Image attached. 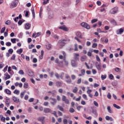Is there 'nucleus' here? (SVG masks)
Returning a JSON list of instances; mask_svg holds the SVG:
<instances>
[{
  "instance_id": "nucleus-22",
  "label": "nucleus",
  "mask_w": 124,
  "mask_h": 124,
  "mask_svg": "<svg viewBox=\"0 0 124 124\" xmlns=\"http://www.w3.org/2000/svg\"><path fill=\"white\" fill-rule=\"evenodd\" d=\"M76 35L79 38H82V34L80 32H77L76 33Z\"/></svg>"
},
{
  "instance_id": "nucleus-40",
  "label": "nucleus",
  "mask_w": 124,
  "mask_h": 124,
  "mask_svg": "<svg viewBox=\"0 0 124 124\" xmlns=\"http://www.w3.org/2000/svg\"><path fill=\"white\" fill-rule=\"evenodd\" d=\"M57 91H56V90H53L51 92V94L52 96H55V93H56Z\"/></svg>"
},
{
  "instance_id": "nucleus-12",
  "label": "nucleus",
  "mask_w": 124,
  "mask_h": 124,
  "mask_svg": "<svg viewBox=\"0 0 124 124\" xmlns=\"http://www.w3.org/2000/svg\"><path fill=\"white\" fill-rule=\"evenodd\" d=\"M80 73L81 74H79L78 75L79 77H82V76H84V75H85V74H86V70H85V69H82L80 71Z\"/></svg>"
},
{
  "instance_id": "nucleus-16",
  "label": "nucleus",
  "mask_w": 124,
  "mask_h": 124,
  "mask_svg": "<svg viewBox=\"0 0 124 124\" xmlns=\"http://www.w3.org/2000/svg\"><path fill=\"white\" fill-rule=\"evenodd\" d=\"M4 76H6L5 77V80H8V79H10L11 78L10 75H8L7 73H5Z\"/></svg>"
},
{
  "instance_id": "nucleus-13",
  "label": "nucleus",
  "mask_w": 124,
  "mask_h": 124,
  "mask_svg": "<svg viewBox=\"0 0 124 124\" xmlns=\"http://www.w3.org/2000/svg\"><path fill=\"white\" fill-rule=\"evenodd\" d=\"M10 99L7 98L5 100V104L7 106V107H9V104L11 103Z\"/></svg>"
},
{
  "instance_id": "nucleus-51",
  "label": "nucleus",
  "mask_w": 124,
  "mask_h": 124,
  "mask_svg": "<svg viewBox=\"0 0 124 124\" xmlns=\"http://www.w3.org/2000/svg\"><path fill=\"white\" fill-rule=\"evenodd\" d=\"M82 97H83L85 100H88V97H87V95L85 94H83L82 95Z\"/></svg>"
},
{
  "instance_id": "nucleus-27",
  "label": "nucleus",
  "mask_w": 124,
  "mask_h": 124,
  "mask_svg": "<svg viewBox=\"0 0 124 124\" xmlns=\"http://www.w3.org/2000/svg\"><path fill=\"white\" fill-rule=\"evenodd\" d=\"M57 108L60 110V111H62L63 112V108H62V106H60L59 105H58Z\"/></svg>"
},
{
  "instance_id": "nucleus-31",
  "label": "nucleus",
  "mask_w": 124,
  "mask_h": 124,
  "mask_svg": "<svg viewBox=\"0 0 124 124\" xmlns=\"http://www.w3.org/2000/svg\"><path fill=\"white\" fill-rule=\"evenodd\" d=\"M5 25H7V26H10V25L11 24V21L9 20H7L5 22Z\"/></svg>"
},
{
  "instance_id": "nucleus-38",
  "label": "nucleus",
  "mask_w": 124,
  "mask_h": 124,
  "mask_svg": "<svg viewBox=\"0 0 124 124\" xmlns=\"http://www.w3.org/2000/svg\"><path fill=\"white\" fill-rule=\"evenodd\" d=\"M11 41L12 43H16V38H13V39H11Z\"/></svg>"
},
{
  "instance_id": "nucleus-32",
  "label": "nucleus",
  "mask_w": 124,
  "mask_h": 124,
  "mask_svg": "<svg viewBox=\"0 0 124 124\" xmlns=\"http://www.w3.org/2000/svg\"><path fill=\"white\" fill-rule=\"evenodd\" d=\"M112 86H113V87H116V86H117V85H118V82L117 81H114L112 82Z\"/></svg>"
},
{
  "instance_id": "nucleus-63",
  "label": "nucleus",
  "mask_w": 124,
  "mask_h": 124,
  "mask_svg": "<svg viewBox=\"0 0 124 124\" xmlns=\"http://www.w3.org/2000/svg\"><path fill=\"white\" fill-rule=\"evenodd\" d=\"M31 12H32V14H35V13H34V7H32L31 8Z\"/></svg>"
},
{
  "instance_id": "nucleus-19",
  "label": "nucleus",
  "mask_w": 124,
  "mask_h": 124,
  "mask_svg": "<svg viewBox=\"0 0 124 124\" xmlns=\"http://www.w3.org/2000/svg\"><path fill=\"white\" fill-rule=\"evenodd\" d=\"M107 110H108V113H110V114H112V113H113V111L112 110V109L111 108L110 106L107 107Z\"/></svg>"
},
{
  "instance_id": "nucleus-14",
  "label": "nucleus",
  "mask_w": 124,
  "mask_h": 124,
  "mask_svg": "<svg viewBox=\"0 0 124 124\" xmlns=\"http://www.w3.org/2000/svg\"><path fill=\"white\" fill-rule=\"evenodd\" d=\"M77 62H75V60H72L71 61V65L72 66H73V67H75L76 66H77Z\"/></svg>"
},
{
  "instance_id": "nucleus-26",
  "label": "nucleus",
  "mask_w": 124,
  "mask_h": 124,
  "mask_svg": "<svg viewBox=\"0 0 124 124\" xmlns=\"http://www.w3.org/2000/svg\"><path fill=\"white\" fill-rule=\"evenodd\" d=\"M114 70L116 72H121L122 71V69L119 67L115 68Z\"/></svg>"
},
{
  "instance_id": "nucleus-21",
  "label": "nucleus",
  "mask_w": 124,
  "mask_h": 124,
  "mask_svg": "<svg viewBox=\"0 0 124 124\" xmlns=\"http://www.w3.org/2000/svg\"><path fill=\"white\" fill-rule=\"evenodd\" d=\"M44 112L45 113H50V112H51V109L49 108H44Z\"/></svg>"
},
{
  "instance_id": "nucleus-17",
  "label": "nucleus",
  "mask_w": 124,
  "mask_h": 124,
  "mask_svg": "<svg viewBox=\"0 0 124 124\" xmlns=\"http://www.w3.org/2000/svg\"><path fill=\"white\" fill-rule=\"evenodd\" d=\"M4 92L7 94H9V95L11 94V91L8 89H5Z\"/></svg>"
},
{
  "instance_id": "nucleus-29",
  "label": "nucleus",
  "mask_w": 124,
  "mask_h": 124,
  "mask_svg": "<svg viewBox=\"0 0 124 124\" xmlns=\"http://www.w3.org/2000/svg\"><path fill=\"white\" fill-rule=\"evenodd\" d=\"M14 93H15V94H17L18 95H19V93H20V91L18 90H15L14 91Z\"/></svg>"
},
{
  "instance_id": "nucleus-58",
  "label": "nucleus",
  "mask_w": 124,
  "mask_h": 124,
  "mask_svg": "<svg viewBox=\"0 0 124 124\" xmlns=\"http://www.w3.org/2000/svg\"><path fill=\"white\" fill-rule=\"evenodd\" d=\"M32 62H34V63H35L37 62V59L34 58L33 59Z\"/></svg>"
},
{
  "instance_id": "nucleus-45",
  "label": "nucleus",
  "mask_w": 124,
  "mask_h": 124,
  "mask_svg": "<svg viewBox=\"0 0 124 124\" xmlns=\"http://www.w3.org/2000/svg\"><path fill=\"white\" fill-rule=\"evenodd\" d=\"M107 97L109 99H111V97H112V96L111 95V93H108L107 95Z\"/></svg>"
},
{
  "instance_id": "nucleus-18",
  "label": "nucleus",
  "mask_w": 124,
  "mask_h": 124,
  "mask_svg": "<svg viewBox=\"0 0 124 124\" xmlns=\"http://www.w3.org/2000/svg\"><path fill=\"white\" fill-rule=\"evenodd\" d=\"M31 29V24L30 23H26L25 24V29L26 30H30Z\"/></svg>"
},
{
  "instance_id": "nucleus-33",
  "label": "nucleus",
  "mask_w": 124,
  "mask_h": 124,
  "mask_svg": "<svg viewBox=\"0 0 124 124\" xmlns=\"http://www.w3.org/2000/svg\"><path fill=\"white\" fill-rule=\"evenodd\" d=\"M77 92H78V88L75 87V89L73 90V93H76Z\"/></svg>"
},
{
  "instance_id": "nucleus-64",
  "label": "nucleus",
  "mask_w": 124,
  "mask_h": 124,
  "mask_svg": "<svg viewBox=\"0 0 124 124\" xmlns=\"http://www.w3.org/2000/svg\"><path fill=\"white\" fill-rule=\"evenodd\" d=\"M67 119H64L63 120V122L64 124H67Z\"/></svg>"
},
{
  "instance_id": "nucleus-10",
  "label": "nucleus",
  "mask_w": 124,
  "mask_h": 124,
  "mask_svg": "<svg viewBox=\"0 0 124 124\" xmlns=\"http://www.w3.org/2000/svg\"><path fill=\"white\" fill-rule=\"evenodd\" d=\"M41 35V32H34L32 34V37H34V38H36V37H38V36H40Z\"/></svg>"
},
{
  "instance_id": "nucleus-20",
  "label": "nucleus",
  "mask_w": 124,
  "mask_h": 124,
  "mask_svg": "<svg viewBox=\"0 0 124 124\" xmlns=\"http://www.w3.org/2000/svg\"><path fill=\"white\" fill-rule=\"evenodd\" d=\"M106 119L107 121H111V122L114 121V119H113L112 117H110L109 116H106Z\"/></svg>"
},
{
  "instance_id": "nucleus-57",
  "label": "nucleus",
  "mask_w": 124,
  "mask_h": 124,
  "mask_svg": "<svg viewBox=\"0 0 124 124\" xmlns=\"http://www.w3.org/2000/svg\"><path fill=\"white\" fill-rule=\"evenodd\" d=\"M81 82H82V79L79 78V79H78L77 84H81Z\"/></svg>"
},
{
  "instance_id": "nucleus-5",
  "label": "nucleus",
  "mask_w": 124,
  "mask_h": 124,
  "mask_svg": "<svg viewBox=\"0 0 124 124\" xmlns=\"http://www.w3.org/2000/svg\"><path fill=\"white\" fill-rule=\"evenodd\" d=\"M62 101H63L65 104H69V100L66 98V96L65 95L62 96Z\"/></svg>"
},
{
  "instance_id": "nucleus-24",
  "label": "nucleus",
  "mask_w": 124,
  "mask_h": 124,
  "mask_svg": "<svg viewBox=\"0 0 124 124\" xmlns=\"http://www.w3.org/2000/svg\"><path fill=\"white\" fill-rule=\"evenodd\" d=\"M45 119V117H41L38 118V121L39 122H43Z\"/></svg>"
},
{
  "instance_id": "nucleus-53",
  "label": "nucleus",
  "mask_w": 124,
  "mask_h": 124,
  "mask_svg": "<svg viewBox=\"0 0 124 124\" xmlns=\"http://www.w3.org/2000/svg\"><path fill=\"white\" fill-rule=\"evenodd\" d=\"M8 68V65H6L5 67L3 69V72H5L7 71V68Z\"/></svg>"
},
{
  "instance_id": "nucleus-8",
  "label": "nucleus",
  "mask_w": 124,
  "mask_h": 124,
  "mask_svg": "<svg viewBox=\"0 0 124 124\" xmlns=\"http://www.w3.org/2000/svg\"><path fill=\"white\" fill-rule=\"evenodd\" d=\"M55 84L57 88H61L62 86V81H57Z\"/></svg>"
},
{
  "instance_id": "nucleus-34",
  "label": "nucleus",
  "mask_w": 124,
  "mask_h": 124,
  "mask_svg": "<svg viewBox=\"0 0 124 124\" xmlns=\"http://www.w3.org/2000/svg\"><path fill=\"white\" fill-rule=\"evenodd\" d=\"M86 56L81 57L80 58V61H81V62H85V61H86Z\"/></svg>"
},
{
  "instance_id": "nucleus-61",
  "label": "nucleus",
  "mask_w": 124,
  "mask_h": 124,
  "mask_svg": "<svg viewBox=\"0 0 124 124\" xmlns=\"http://www.w3.org/2000/svg\"><path fill=\"white\" fill-rule=\"evenodd\" d=\"M87 56H88V57H92V52H91V51H88L87 53Z\"/></svg>"
},
{
  "instance_id": "nucleus-1",
  "label": "nucleus",
  "mask_w": 124,
  "mask_h": 124,
  "mask_svg": "<svg viewBox=\"0 0 124 124\" xmlns=\"http://www.w3.org/2000/svg\"><path fill=\"white\" fill-rule=\"evenodd\" d=\"M18 3H19V0H14L10 5V8H15V7H16L17 5H18Z\"/></svg>"
},
{
  "instance_id": "nucleus-43",
  "label": "nucleus",
  "mask_w": 124,
  "mask_h": 124,
  "mask_svg": "<svg viewBox=\"0 0 124 124\" xmlns=\"http://www.w3.org/2000/svg\"><path fill=\"white\" fill-rule=\"evenodd\" d=\"M5 31V27H4L1 29V31H0L1 33H3V32H4Z\"/></svg>"
},
{
  "instance_id": "nucleus-46",
  "label": "nucleus",
  "mask_w": 124,
  "mask_h": 124,
  "mask_svg": "<svg viewBox=\"0 0 124 124\" xmlns=\"http://www.w3.org/2000/svg\"><path fill=\"white\" fill-rule=\"evenodd\" d=\"M69 112L70 113H74L75 112V110L73 108H70L69 109Z\"/></svg>"
},
{
  "instance_id": "nucleus-39",
  "label": "nucleus",
  "mask_w": 124,
  "mask_h": 124,
  "mask_svg": "<svg viewBox=\"0 0 124 124\" xmlns=\"http://www.w3.org/2000/svg\"><path fill=\"white\" fill-rule=\"evenodd\" d=\"M64 62L65 65L66 66H67L69 64L68 61H66V60H65V58H64Z\"/></svg>"
},
{
  "instance_id": "nucleus-62",
  "label": "nucleus",
  "mask_w": 124,
  "mask_h": 124,
  "mask_svg": "<svg viewBox=\"0 0 124 124\" xmlns=\"http://www.w3.org/2000/svg\"><path fill=\"white\" fill-rule=\"evenodd\" d=\"M96 59L97 62H100V58H99V57L98 55H96Z\"/></svg>"
},
{
  "instance_id": "nucleus-23",
  "label": "nucleus",
  "mask_w": 124,
  "mask_h": 124,
  "mask_svg": "<svg viewBox=\"0 0 124 124\" xmlns=\"http://www.w3.org/2000/svg\"><path fill=\"white\" fill-rule=\"evenodd\" d=\"M23 88L24 89H28V88H29V83L27 82H25L23 85Z\"/></svg>"
},
{
  "instance_id": "nucleus-54",
  "label": "nucleus",
  "mask_w": 124,
  "mask_h": 124,
  "mask_svg": "<svg viewBox=\"0 0 124 124\" xmlns=\"http://www.w3.org/2000/svg\"><path fill=\"white\" fill-rule=\"evenodd\" d=\"M95 47H97V44L96 43H93L92 45L93 48H95Z\"/></svg>"
},
{
  "instance_id": "nucleus-37",
  "label": "nucleus",
  "mask_w": 124,
  "mask_h": 124,
  "mask_svg": "<svg viewBox=\"0 0 124 124\" xmlns=\"http://www.w3.org/2000/svg\"><path fill=\"white\" fill-rule=\"evenodd\" d=\"M47 3H49V0H44L43 2V5H45L46 4H47Z\"/></svg>"
},
{
  "instance_id": "nucleus-3",
  "label": "nucleus",
  "mask_w": 124,
  "mask_h": 124,
  "mask_svg": "<svg viewBox=\"0 0 124 124\" xmlns=\"http://www.w3.org/2000/svg\"><path fill=\"white\" fill-rule=\"evenodd\" d=\"M81 26L83 28H85V29H87V30H90V29H91V26H90V25L88 24V23L85 22L81 23Z\"/></svg>"
},
{
  "instance_id": "nucleus-25",
  "label": "nucleus",
  "mask_w": 124,
  "mask_h": 124,
  "mask_svg": "<svg viewBox=\"0 0 124 124\" xmlns=\"http://www.w3.org/2000/svg\"><path fill=\"white\" fill-rule=\"evenodd\" d=\"M16 53H18V54H19V55H21V54H22V53H23V49L20 48L19 49H18L16 51Z\"/></svg>"
},
{
  "instance_id": "nucleus-48",
  "label": "nucleus",
  "mask_w": 124,
  "mask_h": 124,
  "mask_svg": "<svg viewBox=\"0 0 124 124\" xmlns=\"http://www.w3.org/2000/svg\"><path fill=\"white\" fill-rule=\"evenodd\" d=\"M106 77H107L106 75H102L101 76V79H102V80H105V79H106Z\"/></svg>"
},
{
  "instance_id": "nucleus-44",
  "label": "nucleus",
  "mask_w": 124,
  "mask_h": 124,
  "mask_svg": "<svg viewBox=\"0 0 124 124\" xmlns=\"http://www.w3.org/2000/svg\"><path fill=\"white\" fill-rule=\"evenodd\" d=\"M75 51H78V45L77 44L75 45Z\"/></svg>"
},
{
  "instance_id": "nucleus-42",
  "label": "nucleus",
  "mask_w": 124,
  "mask_h": 124,
  "mask_svg": "<svg viewBox=\"0 0 124 124\" xmlns=\"http://www.w3.org/2000/svg\"><path fill=\"white\" fill-rule=\"evenodd\" d=\"M98 21L97 19H93L92 21H91V23L92 24H93V23H96V22Z\"/></svg>"
},
{
  "instance_id": "nucleus-6",
  "label": "nucleus",
  "mask_w": 124,
  "mask_h": 124,
  "mask_svg": "<svg viewBox=\"0 0 124 124\" xmlns=\"http://www.w3.org/2000/svg\"><path fill=\"white\" fill-rule=\"evenodd\" d=\"M59 29H60V30H62V31H68V28H67L65 25L60 26L59 27Z\"/></svg>"
},
{
  "instance_id": "nucleus-36",
  "label": "nucleus",
  "mask_w": 124,
  "mask_h": 124,
  "mask_svg": "<svg viewBox=\"0 0 124 124\" xmlns=\"http://www.w3.org/2000/svg\"><path fill=\"white\" fill-rule=\"evenodd\" d=\"M66 82L67 84H71V83H72V80L70 78H69V79L66 80Z\"/></svg>"
},
{
  "instance_id": "nucleus-2",
  "label": "nucleus",
  "mask_w": 124,
  "mask_h": 124,
  "mask_svg": "<svg viewBox=\"0 0 124 124\" xmlns=\"http://www.w3.org/2000/svg\"><path fill=\"white\" fill-rule=\"evenodd\" d=\"M65 42H66V39L60 40L58 41V45L62 47L65 45Z\"/></svg>"
},
{
  "instance_id": "nucleus-7",
  "label": "nucleus",
  "mask_w": 124,
  "mask_h": 124,
  "mask_svg": "<svg viewBox=\"0 0 124 124\" xmlns=\"http://www.w3.org/2000/svg\"><path fill=\"white\" fill-rule=\"evenodd\" d=\"M96 68L97 69L98 71H100L101 70V63H98V62H96Z\"/></svg>"
},
{
  "instance_id": "nucleus-52",
  "label": "nucleus",
  "mask_w": 124,
  "mask_h": 124,
  "mask_svg": "<svg viewBox=\"0 0 124 124\" xmlns=\"http://www.w3.org/2000/svg\"><path fill=\"white\" fill-rule=\"evenodd\" d=\"M16 58V55L15 54H13L12 57L11 58V60H13V61H14Z\"/></svg>"
},
{
  "instance_id": "nucleus-9",
  "label": "nucleus",
  "mask_w": 124,
  "mask_h": 124,
  "mask_svg": "<svg viewBox=\"0 0 124 124\" xmlns=\"http://www.w3.org/2000/svg\"><path fill=\"white\" fill-rule=\"evenodd\" d=\"M49 99H51L52 101H54V102L52 101L50 102V104H51V105H53V106L54 105H56V104L57 103V100L55 98L50 97Z\"/></svg>"
},
{
  "instance_id": "nucleus-49",
  "label": "nucleus",
  "mask_w": 124,
  "mask_h": 124,
  "mask_svg": "<svg viewBox=\"0 0 124 124\" xmlns=\"http://www.w3.org/2000/svg\"><path fill=\"white\" fill-rule=\"evenodd\" d=\"M71 77L73 80H75L76 79V76L74 75H72L71 76Z\"/></svg>"
},
{
  "instance_id": "nucleus-4",
  "label": "nucleus",
  "mask_w": 124,
  "mask_h": 124,
  "mask_svg": "<svg viewBox=\"0 0 124 124\" xmlns=\"http://www.w3.org/2000/svg\"><path fill=\"white\" fill-rule=\"evenodd\" d=\"M119 10V8L118 7H114L113 8H112L110 12L111 13V14H115L116 13H118V11Z\"/></svg>"
},
{
  "instance_id": "nucleus-11",
  "label": "nucleus",
  "mask_w": 124,
  "mask_h": 124,
  "mask_svg": "<svg viewBox=\"0 0 124 124\" xmlns=\"http://www.w3.org/2000/svg\"><path fill=\"white\" fill-rule=\"evenodd\" d=\"M13 100L14 102H16V103L20 102V99L15 96H13Z\"/></svg>"
},
{
  "instance_id": "nucleus-47",
  "label": "nucleus",
  "mask_w": 124,
  "mask_h": 124,
  "mask_svg": "<svg viewBox=\"0 0 124 124\" xmlns=\"http://www.w3.org/2000/svg\"><path fill=\"white\" fill-rule=\"evenodd\" d=\"M1 121L2 122H3V123H5V118L4 117H3V116H2L1 118Z\"/></svg>"
},
{
  "instance_id": "nucleus-56",
  "label": "nucleus",
  "mask_w": 124,
  "mask_h": 124,
  "mask_svg": "<svg viewBox=\"0 0 124 124\" xmlns=\"http://www.w3.org/2000/svg\"><path fill=\"white\" fill-rule=\"evenodd\" d=\"M46 34H47V35L49 36L51 35V31L49 30L47 31L46 32Z\"/></svg>"
},
{
  "instance_id": "nucleus-15",
  "label": "nucleus",
  "mask_w": 124,
  "mask_h": 124,
  "mask_svg": "<svg viewBox=\"0 0 124 124\" xmlns=\"http://www.w3.org/2000/svg\"><path fill=\"white\" fill-rule=\"evenodd\" d=\"M117 34H122L123 32H124V29L123 28L120 29L119 30H117Z\"/></svg>"
},
{
  "instance_id": "nucleus-59",
  "label": "nucleus",
  "mask_w": 124,
  "mask_h": 124,
  "mask_svg": "<svg viewBox=\"0 0 124 124\" xmlns=\"http://www.w3.org/2000/svg\"><path fill=\"white\" fill-rule=\"evenodd\" d=\"M6 46H8V47H9V46H11V43L9 42H7L6 43Z\"/></svg>"
},
{
  "instance_id": "nucleus-30",
  "label": "nucleus",
  "mask_w": 124,
  "mask_h": 124,
  "mask_svg": "<svg viewBox=\"0 0 124 124\" xmlns=\"http://www.w3.org/2000/svg\"><path fill=\"white\" fill-rule=\"evenodd\" d=\"M113 105V107H114L115 108H116V109H121V107L117 105V104H114Z\"/></svg>"
},
{
  "instance_id": "nucleus-50",
  "label": "nucleus",
  "mask_w": 124,
  "mask_h": 124,
  "mask_svg": "<svg viewBox=\"0 0 124 124\" xmlns=\"http://www.w3.org/2000/svg\"><path fill=\"white\" fill-rule=\"evenodd\" d=\"M55 77H56L57 79H60V75H59V74H58L57 73H55Z\"/></svg>"
},
{
  "instance_id": "nucleus-41",
  "label": "nucleus",
  "mask_w": 124,
  "mask_h": 124,
  "mask_svg": "<svg viewBox=\"0 0 124 124\" xmlns=\"http://www.w3.org/2000/svg\"><path fill=\"white\" fill-rule=\"evenodd\" d=\"M8 53L12 55V54L13 53V49L12 48H10L8 50Z\"/></svg>"
},
{
  "instance_id": "nucleus-35",
  "label": "nucleus",
  "mask_w": 124,
  "mask_h": 124,
  "mask_svg": "<svg viewBox=\"0 0 124 124\" xmlns=\"http://www.w3.org/2000/svg\"><path fill=\"white\" fill-rule=\"evenodd\" d=\"M18 74L20 75H24V74H25V73H24V71H23V70H20L18 72Z\"/></svg>"
},
{
  "instance_id": "nucleus-28",
  "label": "nucleus",
  "mask_w": 124,
  "mask_h": 124,
  "mask_svg": "<svg viewBox=\"0 0 124 124\" xmlns=\"http://www.w3.org/2000/svg\"><path fill=\"white\" fill-rule=\"evenodd\" d=\"M26 93V91H24L23 92H21L20 93V98H23L24 97V96L25 95V93Z\"/></svg>"
},
{
  "instance_id": "nucleus-55",
  "label": "nucleus",
  "mask_w": 124,
  "mask_h": 124,
  "mask_svg": "<svg viewBox=\"0 0 124 124\" xmlns=\"http://www.w3.org/2000/svg\"><path fill=\"white\" fill-rule=\"evenodd\" d=\"M93 104H94V105H95V106H96V107H98V103H97L96 101H93Z\"/></svg>"
},
{
  "instance_id": "nucleus-60",
  "label": "nucleus",
  "mask_w": 124,
  "mask_h": 124,
  "mask_svg": "<svg viewBox=\"0 0 124 124\" xmlns=\"http://www.w3.org/2000/svg\"><path fill=\"white\" fill-rule=\"evenodd\" d=\"M22 24H23V21L21 20H19L18 22V24L19 26H21V25H22Z\"/></svg>"
}]
</instances>
